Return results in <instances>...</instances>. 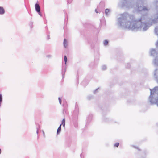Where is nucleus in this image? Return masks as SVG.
<instances>
[{
    "instance_id": "f257e3e1",
    "label": "nucleus",
    "mask_w": 158,
    "mask_h": 158,
    "mask_svg": "<svg viewBox=\"0 0 158 158\" xmlns=\"http://www.w3.org/2000/svg\"><path fill=\"white\" fill-rule=\"evenodd\" d=\"M133 0H120L118 5L121 7H126L128 8H134L137 12L141 11V13L144 12L146 13L148 11L149 9L147 7L143 6V5L147 3V0H138L136 5L133 4Z\"/></svg>"
},
{
    "instance_id": "f03ea898",
    "label": "nucleus",
    "mask_w": 158,
    "mask_h": 158,
    "mask_svg": "<svg viewBox=\"0 0 158 158\" xmlns=\"http://www.w3.org/2000/svg\"><path fill=\"white\" fill-rule=\"evenodd\" d=\"M150 95L149 97L151 104H155L158 107V86L155 87L153 89H150Z\"/></svg>"
},
{
    "instance_id": "7ed1b4c3",
    "label": "nucleus",
    "mask_w": 158,
    "mask_h": 158,
    "mask_svg": "<svg viewBox=\"0 0 158 158\" xmlns=\"http://www.w3.org/2000/svg\"><path fill=\"white\" fill-rule=\"evenodd\" d=\"M105 4L104 2H101L99 5L98 6L97 8L95 10V12L96 13H100L105 7Z\"/></svg>"
},
{
    "instance_id": "20e7f679",
    "label": "nucleus",
    "mask_w": 158,
    "mask_h": 158,
    "mask_svg": "<svg viewBox=\"0 0 158 158\" xmlns=\"http://www.w3.org/2000/svg\"><path fill=\"white\" fill-rule=\"evenodd\" d=\"M64 60L65 62L64 65H63L62 69V78H64L65 73L66 71V62L67 61V57L66 56H64Z\"/></svg>"
},
{
    "instance_id": "39448f33",
    "label": "nucleus",
    "mask_w": 158,
    "mask_h": 158,
    "mask_svg": "<svg viewBox=\"0 0 158 158\" xmlns=\"http://www.w3.org/2000/svg\"><path fill=\"white\" fill-rule=\"evenodd\" d=\"M150 55L153 56L157 55L158 54V52L156 51L155 49H152L150 50Z\"/></svg>"
},
{
    "instance_id": "423d86ee",
    "label": "nucleus",
    "mask_w": 158,
    "mask_h": 158,
    "mask_svg": "<svg viewBox=\"0 0 158 158\" xmlns=\"http://www.w3.org/2000/svg\"><path fill=\"white\" fill-rule=\"evenodd\" d=\"M79 108L78 105L77 103H76L75 105V108L73 112V114L74 115L77 116L78 113Z\"/></svg>"
},
{
    "instance_id": "0eeeda50",
    "label": "nucleus",
    "mask_w": 158,
    "mask_h": 158,
    "mask_svg": "<svg viewBox=\"0 0 158 158\" xmlns=\"http://www.w3.org/2000/svg\"><path fill=\"white\" fill-rule=\"evenodd\" d=\"M155 78L158 83V69H156L154 72V74Z\"/></svg>"
},
{
    "instance_id": "6e6552de",
    "label": "nucleus",
    "mask_w": 158,
    "mask_h": 158,
    "mask_svg": "<svg viewBox=\"0 0 158 158\" xmlns=\"http://www.w3.org/2000/svg\"><path fill=\"white\" fill-rule=\"evenodd\" d=\"M35 9L37 12H39L40 11V8L39 4L36 3L35 5Z\"/></svg>"
},
{
    "instance_id": "1a4fd4ad",
    "label": "nucleus",
    "mask_w": 158,
    "mask_h": 158,
    "mask_svg": "<svg viewBox=\"0 0 158 158\" xmlns=\"http://www.w3.org/2000/svg\"><path fill=\"white\" fill-rule=\"evenodd\" d=\"M92 115H89L87 119L86 120V125L89 123L92 120Z\"/></svg>"
},
{
    "instance_id": "9d476101",
    "label": "nucleus",
    "mask_w": 158,
    "mask_h": 158,
    "mask_svg": "<svg viewBox=\"0 0 158 158\" xmlns=\"http://www.w3.org/2000/svg\"><path fill=\"white\" fill-rule=\"evenodd\" d=\"M153 63L156 66L158 65V56L155 58L153 60Z\"/></svg>"
},
{
    "instance_id": "9b49d317",
    "label": "nucleus",
    "mask_w": 158,
    "mask_h": 158,
    "mask_svg": "<svg viewBox=\"0 0 158 158\" xmlns=\"http://www.w3.org/2000/svg\"><path fill=\"white\" fill-rule=\"evenodd\" d=\"M5 13V10L2 7L0 6V15H2Z\"/></svg>"
},
{
    "instance_id": "f8f14e48",
    "label": "nucleus",
    "mask_w": 158,
    "mask_h": 158,
    "mask_svg": "<svg viewBox=\"0 0 158 158\" xmlns=\"http://www.w3.org/2000/svg\"><path fill=\"white\" fill-rule=\"evenodd\" d=\"M110 10L108 9H105V13L106 16L110 14Z\"/></svg>"
},
{
    "instance_id": "ddd939ff",
    "label": "nucleus",
    "mask_w": 158,
    "mask_h": 158,
    "mask_svg": "<svg viewBox=\"0 0 158 158\" xmlns=\"http://www.w3.org/2000/svg\"><path fill=\"white\" fill-rule=\"evenodd\" d=\"M63 44L65 48H67L68 46L67 42L65 39H64Z\"/></svg>"
},
{
    "instance_id": "4468645a",
    "label": "nucleus",
    "mask_w": 158,
    "mask_h": 158,
    "mask_svg": "<svg viewBox=\"0 0 158 158\" xmlns=\"http://www.w3.org/2000/svg\"><path fill=\"white\" fill-rule=\"evenodd\" d=\"M63 106L64 108H67V104L66 102L65 101H63Z\"/></svg>"
},
{
    "instance_id": "2eb2a0df",
    "label": "nucleus",
    "mask_w": 158,
    "mask_h": 158,
    "mask_svg": "<svg viewBox=\"0 0 158 158\" xmlns=\"http://www.w3.org/2000/svg\"><path fill=\"white\" fill-rule=\"evenodd\" d=\"M61 124L60 125V126H59V127H58V128L57 129V134H58L61 131Z\"/></svg>"
},
{
    "instance_id": "dca6fc26",
    "label": "nucleus",
    "mask_w": 158,
    "mask_h": 158,
    "mask_svg": "<svg viewBox=\"0 0 158 158\" xmlns=\"http://www.w3.org/2000/svg\"><path fill=\"white\" fill-rule=\"evenodd\" d=\"M67 108H64L63 110V113L64 114H67Z\"/></svg>"
},
{
    "instance_id": "f3484780",
    "label": "nucleus",
    "mask_w": 158,
    "mask_h": 158,
    "mask_svg": "<svg viewBox=\"0 0 158 158\" xmlns=\"http://www.w3.org/2000/svg\"><path fill=\"white\" fill-rule=\"evenodd\" d=\"M101 24V25H104L105 23V21L104 19H103L100 20Z\"/></svg>"
},
{
    "instance_id": "a211bd4d",
    "label": "nucleus",
    "mask_w": 158,
    "mask_h": 158,
    "mask_svg": "<svg viewBox=\"0 0 158 158\" xmlns=\"http://www.w3.org/2000/svg\"><path fill=\"white\" fill-rule=\"evenodd\" d=\"M155 33L158 35V27H157L155 28Z\"/></svg>"
},
{
    "instance_id": "6ab92c4d",
    "label": "nucleus",
    "mask_w": 158,
    "mask_h": 158,
    "mask_svg": "<svg viewBox=\"0 0 158 158\" xmlns=\"http://www.w3.org/2000/svg\"><path fill=\"white\" fill-rule=\"evenodd\" d=\"M61 125L62 124L63 126L64 127L65 126V119L64 118L62 121V122H61Z\"/></svg>"
},
{
    "instance_id": "aec40b11",
    "label": "nucleus",
    "mask_w": 158,
    "mask_h": 158,
    "mask_svg": "<svg viewBox=\"0 0 158 158\" xmlns=\"http://www.w3.org/2000/svg\"><path fill=\"white\" fill-rule=\"evenodd\" d=\"M108 42L107 40H105L103 42V44L105 46L107 45L108 44Z\"/></svg>"
},
{
    "instance_id": "412c9836",
    "label": "nucleus",
    "mask_w": 158,
    "mask_h": 158,
    "mask_svg": "<svg viewBox=\"0 0 158 158\" xmlns=\"http://www.w3.org/2000/svg\"><path fill=\"white\" fill-rule=\"evenodd\" d=\"M37 129V131H36V133L37 134H38V132H39V130L40 129V126L39 125L38 126V127L36 128Z\"/></svg>"
},
{
    "instance_id": "4be33fe9",
    "label": "nucleus",
    "mask_w": 158,
    "mask_h": 158,
    "mask_svg": "<svg viewBox=\"0 0 158 158\" xmlns=\"http://www.w3.org/2000/svg\"><path fill=\"white\" fill-rule=\"evenodd\" d=\"M106 68V67L105 65H103L102 66V69L103 70H105Z\"/></svg>"
},
{
    "instance_id": "5701e85b",
    "label": "nucleus",
    "mask_w": 158,
    "mask_h": 158,
    "mask_svg": "<svg viewBox=\"0 0 158 158\" xmlns=\"http://www.w3.org/2000/svg\"><path fill=\"white\" fill-rule=\"evenodd\" d=\"M93 98V96L92 95H89V96L87 98L88 100H90L91 98Z\"/></svg>"
},
{
    "instance_id": "b1692460",
    "label": "nucleus",
    "mask_w": 158,
    "mask_h": 158,
    "mask_svg": "<svg viewBox=\"0 0 158 158\" xmlns=\"http://www.w3.org/2000/svg\"><path fill=\"white\" fill-rule=\"evenodd\" d=\"M33 23L32 22H31L29 23V26L31 28H32L33 27Z\"/></svg>"
},
{
    "instance_id": "393cba45",
    "label": "nucleus",
    "mask_w": 158,
    "mask_h": 158,
    "mask_svg": "<svg viewBox=\"0 0 158 158\" xmlns=\"http://www.w3.org/2000/svg\"><path fill=\"white\" fill-rule=\"evenodd\" d=\"M119 143H116L114 144V146L116 147H118L119 146Z\"/></svg>"
},
{
    "instance_id": "a878e982",
    "label": "nucleus",
    "mask_w": 158,
    "mask_h": 158,
    "mask_svg": "<svg viewBox=\"0 0 158 158\" xmlns=\"http://www.w3.org/2000/svg\"><path fill=\"white\" fill-rule=\"evenodd\" d=\"M130 67V64L129 63L127 64V65L126 66V67L127 68H129Z\"/></svg>"
},
{
    "instance_id": "bb28decb",
    "label": "nucleus",
    "mask_w": 158,
    "mask_h": 158,
    "mask_svg": "<svg viewBox=\"0 0 158 158\" xmlns=\"http://www.w3.org/2000/svg\"><path fill=\"white\" fill-rule=\"evenodd\" d=\"M2 95L0 94V102H2Z\"/></svg>"
},
{
    "instance_id": "cd10ccee",
    "label": "nucleus",
    "mask_w": 158,
    "mask_h": 158,
    "mask_svg": "<svg viewBox=\"0 0 158 158\" xmlns=\"http://www.w3.org/2000/svg\"><path fill=\"white\" fill-rule=\"evenodd\" d=\"M58 100H59V103H60V104H61L62 101H61V100L60 98L59 97L58 98Z\"/></svg>"
},
{
    "instance_id": "c85d7f7f",
    "label": "nucleus",
    "mask_w": 158,
    "mask_h": 158,
    "mask_svg": "<svg viewBox=\"0 0 158 158\" xmlns=\"http://www.w3.org/2000/svg\"><path fill=\"white\" fill-rule=\"evenodd\" d=\"M72 1V0H67L68 3H70Z\"/></svg>"
},
{
    "instance_id": "c756f323",
    "label": "nucleus",
    "mask_w": 158,
    "mask_h": 158,
    "mask_svg": "<svg viewBox=\"0 0 158 158\" xmlns=\"http://www.w3.org/2000/svg\"><path fill=\"white\" fill-rule=\"evenodd\" d=\"M65 20H66V19H67V20H68L67 15H65Z\"/></svg>"
},
{
    "instance_id": "7c9ffc66",
    "label": "nucleus",
    "mask_w": 158,
    "mask_h": 158,
    "mask_svg": "<svg viewBox=\"0 0 158 158\" xmlns=\"http://www.w3.org/2000/svg\"><path fill=\"white\" fill-rule=\"evenodd\" d=\"M99 89V88H98L97 89H96V90H95L94 91V94H95L96 92L97 91V90Z\"/></svg>"
},
{
    "instance_id": "2f4dec72",
    "label": "nucleus",
    "mask_w": 158,
    "mask_h": 158,
    "mask_svg": "<svg viewBox=\"0 0 158 158\" xmlns=\"http://www.w3.org/2000/svg\"><path fill=\"white\" fill-rule=\"evenodd\" d=\"M52 57V56L51 55H48L47 56V57H48V58H50Z\"/></svg>"
},
{
    "instance_id": "473e14b6",
    "label": "nucleus",
    "mask_w": 158,
    "mask_h": 158,
    "mask_svg": "<svg viewBox=\"0 0 158 158\" xmlns=\"http://www.w3.org/2000/svg\"><path fill=\"white\" fill-rule=\"evenodd\" d=\"M39 15H40L41 17L42 16V15L41 14V13H40V11L39 12H37Z\"/></svg>"
},
{
    "instance_id": "72a5a7b5",
    "label": "nucleus",
    "mask_w": 158,
    "mask_h": 158,
    "mask_svg": "<svg viewBox=\"0 0 158 158\" xmlns=\"http://www.w3.org/2000/svg\"><path fill=\"white\" fill-rule=\"evenodd\" d=\"M50 39V37H49V35H48V36H47V39L49 40Z\"/></svg>"
},
{
    "instance_id": "f704fd0d",
    "label": "nucleus",
    "mask_w": 158,
    "mask_h": 158,
    "mask_svg": "<svg viewBox=\"0 0 158 158\" xmlns=\"http://www.w3.org/2000/svg\"><path fill=\"white\" fill-rule=\"evenodd\" d=\"M81 158H83V157L82 156V154L81 153L80 155Z\"/></svg>"
},
{
    "instance_id": "c9c22d12",
    "label": "nucleus",
    "mask_w": 158,
    "mask_h": 158,
    "mask_svg": "<svg viewBox=\"0 0 158 158\" xmlns=\"http://www.w3.org/2000/svg\"><path fill=\"white\" fill-rule=\"evenodd\" d=\"M1 102H0V106H1Z\"/></svg>"
},
{
    "instance_id": "e433bc0d",
    "label": "nucleus",
    "mask_w": 158,
    "mask_h": 158,
    "mask_svg": "<svg viewBox=\"0 0 158 158\" xmlns=\"http://www.w3.org/2000/svg\"><path fill=\"white\" fill-rule=\"evenodd\" d=\"M77 80H78V78H77Z\"/></svg>"
}]
</instances>
